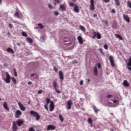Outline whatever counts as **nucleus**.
Returning a JSON list of instances; mask_svg holds the SVG:
<instances>
[{"mask_svg": "<svg viewBox=\"0 0 131 131\" xmlns=\"http://www.w3.org/2000/svg\"><path fill=\"white\" fill-rule=\"evenodd\" d=\"M34 75H35V74H34V73L31 74V77H33V76H34Z\"/></svg>", "mask_w": 131, "mask_h": 131, "instance_id": "6e6d98bb", "label": "nucleus"}, {"mask_svg": "<svg viewBox=\"0 0 131 131\" xmlns=\"http://www.w3.org/2000/svg\"><path fill=\"white\" fill-rule=\"evenodd\" d=\"M99 51L100 54H102V55H104V52H103V50L101 48H100L99 49Z\"/></svg>", "mask_w": 131, "mask_h": 131, "instance_id": "e433bc0d", "label": "nucleus"}, {"mask_svg": "<svg viewBox=\"0 0 131 131\" xmlns=\"http://www.w3.org/2000/svg\"><path fill=\"white\" fill-rule=\"evenodd\" d=\"M109 60L112 67H114V66H115V64H114V57L112 56H110L109 57Z\"/></svg>", "mask_w": 131, "mask_h": 131, "instance_id": "6e6552de", "label": "nucleus"}, {"mask_svg": "<svg viewBox=\"0 0 131 131\" xmlns=\"http://www.w3.org/2000/svg\"><path fill=\"white\" fill-rule=\"evenodd\" d=\"M79 28H80V29H81V30L82 31H83L84 33L85 32V28H84L83 26H80Z\"/></svg>", "mask_w": 131, "mask_h": 131, "instance_id": "7c9ffc66", "label": "nucleus"}, {"mask_svg": "<svg viewBox=\"0 0 131 131\" xmlns=\"http://www.w3.org/2000/svg\"><path fill=\"white\" fill-rule=\"evenodd\" d=\"M78 63V61L77 60H73L72 64H77Z\"/></svg>", "mask_w": 131, "mask_h": 131, "instance_id": "ea45409f", "label": "nucleus"}, {"mask_svg": "<svg viewBox=\"0 0 131 131\" xmlns=\"http://www.w3.org/2000/svg\"><path fill=\"white\" fill-rule=\"evenodd\" d=\"M113 103H114V104H116V103H117V101L116 100H114L113 101Z\"/></svg>", "mask_w": 131, "mask_h": 131, "instance_id": "5fc2aeb1", "label": "nucleus"}, {"mask_svg": "<svg viewBox=\"0 0 131 131\" xmlns=\"http://www.w3.org/2000/svg\"><path fill=\"white\" fill-rule=\"evenodd\" d=\"M64 41L67 42V41H68V40H64Z\"/></svg>", "mask_w": 131, "mask_h": 131, "instance_id": "e2e57ef3", "label": "nucleus"}, {"mask_svg": "<svg viewBox=\"0 0 131 131\" xmlns=\"http://www.w3.org/2000/svg\"><path fill=\"white\" fill-rule=\"evenodd\" d=\"M21 115H22V112L20 110H17L15 115V118H20Z\"/></svg>", "mask_w": 131, "mask_h": 131, "instance_id": "423d86ee", "label": "nucleus"}, {"mask_svg": "<svg viewBox=\"0 0 131 131\" xmlns=\"http://www.w3.org/2000/svg\"><path fill=\"white\" fill-rule=\"evenodd\" d=\"M107 99H110V98H112V95H107L106 96Z\"/></svg>", "mask_w": 131, "mask_h": 131, "instance_id": "a19ab883", "label": "nucleus"}, {"mask_svg": "<svg viewBox=\"0 0 131 131\" xmlns=\"http://www.w3.org/2000/svg\"><path fill=\"white\" fill-rule=\"evenodd\" d=\"M11 79L12 80V81L14 83V84H17V80H16V79H15V78L11 77Z\"/></svg>", "mask_w": 131, "mask_h": 131, "instance_id": "bb28decb", "label": "nucleus"}, {"mask_svg": "<svg viewBox=\"0 0 131 131\" xmlns=\"http://www.w3.org/2000/svg\"><path fill=\"white\" fill-rule=\"evenodd\" d=\"M44 107L45 108L47 111H49V107H48V106L47 105H44Z\"/></svg>", "mask_w": 131, "mask_h": 131, "instance_id": "a18cd8bd", "label": "nucleus"}, {"mask_svg": "<svg viewBox=\"0 0 131 131\" xmlns=\"http://www.w3.org/2000/svg\"><path fill=\"white\" fill-rule=\"evenodd\" d=\"M93 110H94L95 113H97L98 111H100V110L98 109L97 107L95 106H93Z\"/></svg>", "mask_w": 131, "mask_h": 131, "instance_id": "c85d7f7f", "label": "nucleus"}, {"mask_svg": "<svg viewBox=\"0 0 131 131\" xmlns=\"http://www.w3.org/2000/svg\"><path fill=\"white\" fill-rule=\"evenodd\" d=\"M115 4L116 6H120V2H119V0H115Z\"/></svg>", "mask_w": 131, "mask_h": 131, "instance_id": "cd10ccee", "label": "nucleus"}, {"mask_svg": "<svg viewBox=\"0 0 131 131\" xmlns=\"http://www.w3.org/2000/svg\"><path fill=\"white\" fill-rule=\"evenodd\" d=\"M59 118L61 122H63V121H64V118L62 116V115L61 114L59 115Z\"/></svg>", "mask_w": 131, "mask_h": 131, "instance_id": "c756f323", "label": "nucleus"}, {"mask_svg": "<svg viewBox=\"0 0 131 131\" xmlns=\"http://www.w3.org/2000/svg\"><path fill=\"white\" fill-rule=\"evenodd\" d=\"M112 13H113V14H115V13H116L115 10L112 9Z\"/></svg>", "mask_w": 131, "mask_h": 131, "instance_id": "3c124183", "label": "nucleus"}, {"mask_svg": "<svg viewBox=\"0 0 131 131\" xmlns=\"http://www.w3.org/2000/svg\"><path fill=\"white\" fill-rule=\"evenodd\" d=\"M48 7L49 8V9H53V6H52V5L50 4H48Z\"/></svg>", "mask_w": 131, "mask_h": 131, "instance_id": "58836bf2", "label": "nucleus"}, {"mask_svg": "<svg viewBox=\"0 0 131 131\" xmlns=\"http://www.w3.org/2000/svg\"><path fill=\"white\" fill-rule=\"evenodd\" d=\"M37 93L40 95V94H42V90H39Z\"/></svg>", "mask_w": 131, "mask_h": 131, "instance_id": "09e8293b", "label": "nucleus"}, {"mask_svg": "<svg viewBox=\"0 0 131 131\" xmlns=\"http://www.w3.org/2000/svg\"><path fill=\"white\" fill-rule=\"evenodd\" d=\"M77 39L80 45H82V43H83V39H82V37L78 36L77 37Z\"/></svg>", "mask_w": 131, "mask_h": 131, "instance_id": "dca6fc26", "label": "nucleus"}, {"mask_svg": "<svg viewBox=\"0 0 131 131\" xmlns=\"http://www.w3.org/2000/svg\"><path fill=\"white\" fill-rule=\"evenodd\" d=\"M17 46H18L19 47H20V43H17Z\"/></svg>", "mask_w": 131, "mask_h": 131, "instance_id": "052dcab7", "label": "nucleus"}, {"mask_svg": "<svg viewBox=\"0 0 131 131\" xmlns=\"http://www.w3.org/2000/svg\"><path fill=\"white\" fill-rule=\"evenodd\" d=\"M88 123L89 124H91V126H93V120H92V118H89L88 119Z\"/></svg>", "mask_w": 131, "mask_h": 131, "instance_id": "b1692460", "label": "nucleus"}, {"mask_svg": "<svg viewBox=\"0 0 131 131\" xmlns=\"http://www.w3.org/2000/svg\"><path fill=\"white\" fill-rule=\"evenodd\" d=\"M2 2H3V0H0V4H2Z\"/></svg>", "mask_w": 131, "mask_h": 131, "instance_id": "680f3d73", "label": "nucleus"}, {"mask_svg": "<svg viewBox=\"0 0 131 131\" xmlns=\"http://www.w3.org/2000/svg\"><path fill=\"white\" fill-rule=\"evenodd\" d=\"M50 111L51 112L54 111V109H55V105L54 104V102L53 101H51V103L50 104Z\"/></svg>", "mask_w": 131, "mask_h": 131, "instance_id": "9d476101", "label": "nucleus"}, {"mask_svg": "<svg viewBox=\"0 0 131 131\" xmlns=\"http://www.w3.org/2000/svg\"><path fill=\"white\" fill-rule=\"evenodd\" d=\"M123 85H124V86H125L126 88H128L130 85L129 83H128V82H127V80H124L123 82Z\"/></svg>", "mask_w": 131, "mask_h": 131, "instance_id": "aec40b11", "label": "nucleus"}, {"mask_svg": "<svg viewBox=\"0 0 131 131\" xmlns=\"http://www.w3.org/2000/svg\"><path fill=\"white\" fill-rule=\"evenodd\" d=\"M88 80L89 82H90V81H91V80H90V79H88Z\"/></svg>", "mask_w": 131, "mask_h": 131, "instance_id": "69168bd1", "label": "nucleus"}, {"mask_svg": "<svg viewBox=\"0 0 131 131\" xmlns=\"http://www.w3.org/2000/svg\"><path fill=\"white\" fill-rule=\"evenodd\" d=\"M53 87L55 89L57 94H61V91H59L58 89H57V83L56 82V81L53 82Z\"/></svg>", "mask_w": 131, "mask_h": 131, "instance_id": "1a4fd4ad", "label": "nucleus"}, {"mask_svg": "<svg viewBox=\"0 0 131 131\" xmlns=\"http://www.w3.org/2000/svg\"><path fill=\"white\" fill-rule=\"evenodd\" d=\"M90 11H95V1L90 0Z\"/></svg>", "mask_w": 131, "mask_h": 131, "instance_id": "39448f33", "label": "nucleus"}, {"mask_svg": "<svg viewBox=\"0 0 131 131\" xmlns=\"http://www.w3.org/2000/svg\"><path fill=\"white\" fill-rule=\"evenodd\" d=\"M9 28L12 29V28H13V25H12V24H9Z\"/></svg>", "mask_w": 131, "mask_h": 131, "instance_id": "de8ad7c7", "label": "nucleus"}, {"mask_svg": "<svg viewBox=\"0 0 131 131\" xmlns=\"http://www.w3.org/2000/svg\"><path fill=\"white\" fill-rule=\"evenodd\" d=\"M1 100H2V98H0V101H1Z\"/></svg>", "mask_w": 131, "mask_h": 131, "instance_id": "774afa93", "label": "nucleus"}, {"mask_svg": "<svg viewBox=\"0 0 131 131\" xmlns=\"http://www.w3.org/2000/svg\"><path fill=\"white\" fill-rule=\"evenodd\" d=\"M18 105L20 110H21V111H25L26 108H25V107H24L23 104H22L21 102H18Z\"/></svg>", "mask_w": 131, "mask_h": 131, "instance_id": "2eb2a0df", "label": "nucleus"}, {"mask_svg": "<svg viewBox=\"0 0 131 131\" xmlns=\"http://www.w3.org/2000/svg\"><path fill=\"white\" fill-rule=\"evenodd\" d=\"M55 6L57 5V3H54Z\"/></svg>", "mask_w": 131, "mask_h": 131, "instance_id": "338daca9", "label": "nucleus"}, {"mask_svg": "<svg viewBox=\"0 0 131 131\" xmlns=\"http://www.w3.org/2000/svg\"><path fill=\"white\" fill-rule=\"evenodd\" d=\"M104 3L108 4V3H110V0H103Z\"/></svg>", "mask_w": 131, "mask_h": 131, "instance_id": "c03bdc74", "label": "nucleus"}, {"mask_svg": "<svg viewBox=\"0 0 131 131\" xmlns=\"http://www.w3.org/2000/svg\"><path fill=\"white\" fill-rule=\"evenodd\" d=\"M115 36H116V37H117V38H119V39H120V40H123V38H122V36H121V35H120L119 34H115Z\"/></svg>", "mask_w": 131, "mask_h": 131, "instance_id": "412c9836", "label": "nucleus"}, {"mask_svg": "<svg viewBox=\"0 0 131 131\" xmlns=\"http://www.w3.org/2000/svg\"><path fill=\"white\" fill-rule=\"evenodd\" d=\"M28 103L29 104H30V101H28Z\"/></svg>", "mask_w": 131, "mask_h": 131, "instance_id": "0e129e2a", "label": "nucleus"}, {"mask_svg": "<svg viewBox=\"0 0 131 131\" xmlns=\"http://www.w3.org/2000/svg\"><path fill=\"white\" fill-rule=\"evenodd\" d=\"M14 17H15L16 18H19V12H16L14 14Z\"/></svg>", "mask_w": 131, "mask_h": 131, "instance_id": "2f4dec72", "label": "nucleus"}, {"mask_svg": "<svg viewBox=\"0 0 131 131\" xmlns=\"http://www.w3.org/2000/svg\"><path fill=\"white\" fill-rule=\"evenodd\" d=\"M93 35H94V37H97V38L98 39H101V38H102V36L101 35V34H100V33L99 32H93Z\"/></svg>", "mask_w": 131, "mask_h": 131, "instance_id": "0eeeda50", "label": "nucleus"}, {"mask_svg": "<svg viewBox=\"0 0 131 131\" xmlns=\"http://www.w3.org/2000/svg\"><path fill=\"white\" fill-rule=\"evenodd\" d=\"M26 39L27 42H29V43H32V42H33V40H32V39H31L30 37H27Z\"/></svg>", "mask_w": 131, "mask_h": 131, "instance_id": "5701e85b", "label": "nucleus"}, {"mask_svg": "<svg viewBox=\"0 0 131 131\" xmlns=\"http://www.w3.org/2000/svg\"><path fill=\"white\" fill-rule=\"evenodd\" d=\"M73 3H76V0H72Z\"/></svg>", "mask_w": 131, "mask_h": 131, "instance_id": "13d9d810", "label": "nucleus"}, {"mask_svg": "<svg viewBox=\"0 0 131 131\" xmlns=\"http://www.w3.org/2000/svg\"><path fill=\"white\" fill-rule=\"evenodd\" d=\"M97 14H94V15H93V17H94V18H96V17H97Z\"/></svg>", "mask_w": 131, "mask_h": 131, "instance_id": "4d7b16f0", "label": "nucleus"}, {"mask_svg": "<svg viewBox=\"0 0 131 131\" xmlns=\"http://www.w3.org/2000/svg\"><path fill=\"white\" fill-rule=\"evenodd\" d=\"M93 72L95 76H98V69H97V66L94 68Z\"/></svg>", "mask_w": 131, "mask_h": 131, "instance_id": "6ab92c4d", "label": "nucleus"}, {"mask_svg": "<svg viewBox=\"0 0 131 131\" xmlns=\"http://www.w3.org/2000/svg\"><path fill=\"white\" fill-rule=\"evenodd\" d=\"M55 2L57 3V4H60V0H55Z\"/></svg>", "mask_w": 131, "mask_h": 131, "instance_id": "864d4df0", "label": "nucleus"}, {"mask_svg": "<svg viewBox=\"0 0 131 131\" xmlns=\"http://www.w3.org/2000/svg\"><path fill=\"white\" fill-rule=\"evenodd\" d=\"M69 6H70V7H73L74 6V12H75V13H79V7H78V6L75 5V4H74L73 2H71L69 4Z\"/></svg>", "mask_w": 131, "mask_h": 131, "instance_id": "7ed1b4c3", "label": "nucleus"}, {"mask_svg": "<svg viewBox=\"0 0 131 131\" xmlns=\"http://www.w3.org/2000/svg\"><path fill=\"white\" fill-rule=\"evenodd\" d=\"M47 130H55L56 129V126L53 125H48L47 126Z\"/></svg>", "mask_w": 131, "mask_h": 131, "instance_id": "f8f14e48", "label": "nucleus"}, {"mask_svg": "<svg viewBox=\"0 0 131 131\" xmlns=\"http://www.w3.org/2000/svg\"><path fill=\"white\" fill-rule=\"evenodd\" d=\"M14 75L15 77L18 76V74L17 73V70L16 69H13Z\"/></svg>", "mask_w": 131, "mask_h": 131, "instance_id": "a878e982", "label": "nucleus"}, {"mask_svg": "<svg viewBox=\"0 0 131 131\" xmlns=\"http://www.w3.org/2000/svg\"><path fill=\"white\" fill-rule=\"evenodd\" d=\"M49 103L51 104V99L49 98H47L46 99V104H45V105H47V106H49Z\"/></svg>", "mask_w": 131, "mask_h": 131, "instance_id": "393cba45", "label": "nucleus"}, {"mask_svg": "<svg viewBox=\"0 0 131 131\" xmlns=\"http://www.w3.org/2000/svg\"><path fill=\"white\" fill-rule=\"evenodd\" d=\"M103 48L104 49H105V50H107L108 49V45L107 44H105L103 46Z\"/></svg>", "mask_w": 131, "mask_h": 131, "instance_id": "4c0bfd02", "label": "nucleus"}, {"mask_svg": "<svg viewBox=\"0 0 131 131\" xmlns=\"http://www.w3.org/2000/svg\"><path fill=\"white\" fill-rule=\"evenodd\" d=\"M3 66L4 67H8V64L6 63H4Z\"/></svg>", "mask_w": 131, "mask_h": 131, "instance_id": "603ef678", "label": "nucleus"}, {"mask_svg": "<svg viewBox=\"0 0 131 131\" xmlns=\"http://www.w3.org/2000/svg\"><path fill=\"white\" fill-rule=\"evenodd\" d=\"M7 51L8 53H11V54H14L15 52H14V50L12 48H9L7 49Z\"/></svg>", "mask_w": 131, "mask_h": 131, "instance_id": "4be33fe9", "label": "nucleus"}, {"mask_svg": "<svg viewBox=\"0 0 131 131\" xmlns=\"http://www.w3.org/2000/svg\"><path fill=\"white\" fill-rule=\"evenodd\" d=\"M59 9H60V11H66V5L62 4L60 5Z\"/></svg>", "mask_w": 131, "mask_h": 131, "instance_id": "f3484780", "label": "nucleus"}, {"mask_svg": "<svg viewBox=\"0 0 131 131\" xmlns=\"http://www.w3.org/2000/svg\"><path fill=\"white\" fill-rule=\"evenodd\" d=\"M72 100H69L67 102V109H68L69 110H70V109H71V106H72Z\"/></svg>", "mask_w": 131, "mask_h": 131, "instance_id": "ddd939ff", "label": "nucleus"}, {"mask_svg": "<svg viewBox=\"0 0 131 131\" xmlns=\"http://www.w3.org/2000/svg\"><path fill=\"white\" fill-rule=\"evenodd\" d=\"M83 84V81L82 80H81L80 81V85H82Z\"/></svg>", "mask_w": 131, "mask_h": 131, "instance_id": "8fccbe9b", "label": "nucleus"}, {"mask_svg": "<svg viewBox=\"0 0 131 131\" xmlns=\"http://www.w3.org/2000/svg\"><path fill=\"white\" fill-rule=\"evenodd\" d=\"M31 83H32V82H29L28 83V84H31Z\"/></svg>", "mask_w": 131, "mask_h": 131, "instance_id": "bf43d9fd", "label": "nucleus"}, {"mask_svg": "<svg viewBox=\"0 0 131 131\" xmlns=\"http://www.w3.org/2000/svg\"><path fill=\"white\" fill-rule=\"evenodd\" d=\"M54 15H55V16H58V15H59V12H56V11H55V12H54Z\"/></svg>", "mask_w": 131, "mask_h": 131, "instance_id": "49530a36", "label": "nucleus"}, {"mask_svg": "<svg viewBox=\"0 0 131 131\" xmlns=\"http://www.w3.org/2000/svg\"><path fill=\"white\" fill-rule=\"evenodd\" d=\"M123 18L126 22H127V23H129L130 22V19H129V17H128V15H126L125 14L123 15Z\"/></svg>", "mask_w": 131, "mask_h": 131, "instance_id": "9b49d317", "label": "nucleus"}, {"mask_svg": "<svg viewBox=\"0 0 131 131\" xmlns=\"http://www.w3.org/2000/svg\"><path fill=\"white\" fill-rule=\"evenodd\" d=\"M6 78L4 79L5 82H6V83H10L11 82V78L12 77H11L10 76V74H9V73L6 72Z\"/></svg>", "mask_w": 131, "mask_h": 131, "instance_id": "20e7f679", "label": "nucleus"}, {"mask_svg": "<svg viewBox=\"0 0 131 131\" xmlns=\"http://www.w3.org/2000/svg\"><path fill=\"white\" fill-rule=\"evenodd\" d=\"M37 25H38V26H39V27L40 28V29H42V28H43V26H42V25L41 24H38Z\"/></svg>", "mask_w": 131, "mask_h": 131, "instance_id": "c9c22d12", "label": "nucleus"}, {"mask_svg": "<svg viewBox=\"0 0 131 131\" xmlns=\"http://www.w3.org/2000/svg\"><path fill=\"white\" fill-rule=\"evenodd\" d=\"M30 114L31 115V116H33V117H35L37 121H38V120L40 119V116L39 115V114L35 111H31L30 112Z\"/></svg>", "mask_w": 131, "mask_h": 131, "instance_id": "f03ea898", "label": "nucleus"}, {"mask_svg": "<svg viewBox=\"0 0 131 131\" xmlns=\"http://www.w3.org/2000/svg\"><path fill=\"white\" fill-rule=\"evenodd\" d=\"M53 69H54V71H55V72H58V68L54 67L53 68Z\"/></svg>", "mask_w": 131, "mask_h": 131, "instance_id": "37998d69", "label": "nucleus"}, {"mask_svg": "<svg viewBox=\"0 0 131 131\" xmlns=\"http://www.w3.org/2000/svg\"><path fill=\"white\" fill-rule=\"evenodd\" d=\"M29 131H35V130L34 129V128H33V127H31L29 129Z\"/></svg>", "mask_w": 131, "mask_h": 131, "instance_id": "79ce46f5", "label": "nucleus"}, {"mask_svg": "<svg viewBox=\"0 0 131 131\" xmlns=\"http://www.w3.org/2000/svg\"><path fill=\"white\" fill-rule=\"evenodd\" d=\"M24 123L23 119H18L16 121H13L12 122V131L18 130V126H22V125ZM18 125V126H17Z\"/></svg>", "mask_w": 131, "mask_h": 131, "instance_id": "f257e3e1", "label": "nucleus"}, {"mask_svg": "<svg viewBox=\"0 0 131 131\" xmlns=\"http://www.w3.org/2000/svg\"><path fill=\"white\" fill-rule=\"evenodd\" d=\"M21 34L23 36H25V37H27V36H28V35H27V34H26V33H25V32H23L21 33Z\"/></svg>", "mask_w": 131, "mask_h": 131, "instance_id": "72a5a7b5", "label": "nucleus"}, {"mask_svg": "<svg viewBox=\"0 0 131 131\" xmlns=\"http://www.w3.org/2000/svg\"><path fill=\"white\" fill-rule=\"evenodd\" d=\"M97 65L98 69H101V68L102 67V66L101 65V63H100L96 64V66H97Z\"/></svg>", "mask_w": 131, "mask_h": 131, "instance_id": "f704fd0d", "label": "nucleus"}, {"mask_svg": "<svg viewBox=\"0 0 131 131\" xmlns=\"http://www.w3.org/2000/svg\"><path fill=\"white\" fill-rule=\"evenodd\" d=\"M59 79L61 80H64V73H63V72H62V71H59Z\"/></svg>", "mask_w": 131, "mask_h": 131, "instance_id": "4468645a", "label": "nucleus"}, {"mask_svg": "<svg viewBox=\"0 0 131 131\" xmlns=\"http://www.w3.org/2000/svg\"><path fill=\"white\" fill-rule=\"evenodd\" d=\"M102 21L103 23H104V24H105L106 25V26H108V20L103 19Z\"/></svg>", "mask_w": 131, "mask_h": 131, "instance_id": "473e14b6", "label": "nucleus"}, {"mask_svg": "<svg viewBox=\"0 0 131 131\" xmlns=\"http://www.w3.org/2000/svg\"><path fill=\"white\" fill-rule=\"evenodd\" d=\"M3 107L5 110H7V111H10V108H9V106H8V103H7V102H4L3 103Z\"/></svg>", "mask_w": 131, "mask_h": 131, "instance_id": "a211bd4d", "label": "nucleus"}]
</instances>
